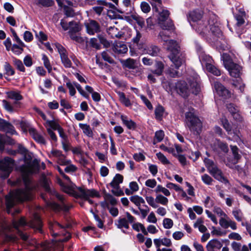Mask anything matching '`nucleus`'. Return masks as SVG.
<instances>
[{
	"mask_svg": "<svg viewBox=\"0 0 251 251\" xmlns=\"http://www.w3.org/2000/svg\"><path fill=\"white\" fill-rule=\"evenodd\" d=\"M10 155H15L18 152L24 157L25 164L21 167V176L13 182V185L20 188L10 192L5 196L6 211L12 213L11 209L18 202L30 200L31 198V156L28 151L21 145H18L17 150H7Z\"/></svg>",
	"mask_w": 251,
	"mask_h": 251,
	"instance_id": "obj_1",
	"label": "nucleus"
},
{
	"mask_svg": "<svg viewBox=\"0 0 251 251\" xmlns=\"http://www.w3.org/2000/svg\"><path fill=\"white\" fill-rule=\"evenodd\" d=\"M164 45L168 50L170 51L169 58L173 65L167 71V73L171 77H176L178 75L179 73L176 70L184 62V55L179 51V47L176 42L173 40H168L165 42Z\"/></svg>",
	"mask_w": 251,
	"mask_h": 251,
	"instance_id": "obj_2",
	"label": "nucleus"
},
{
	"mask_svg": "<svg viewBox=\"0 0 251 251\" xmlns=\"http://www.w3.org/2000/svg\"><path fill=\"white\" fill-rule=\"evenodd\" d=\"M40 182L41 185L44 188L46 191L48 192L52 196H55L56 198L60 201V204H58L55 202L49 201H46L47 205L55 212L63 211L68 212L72 207V205L67 203L65 198L59 194L54 188L50 187L49 181L45 174H42Z\"/></svg>",
	"mask_w": 251,
	"mask_h": 251,
	"instance_id": "obj_3",
	"label": "nucleus"
},
{
	"mask_svg": "<svg viewBox=\"0 0 251 251\" xmlns=\"http://www.w3.org/2000/svg\"><path fill=\"white\" fill-rule=\"evenodd\" d=\"M187 81L189 86L184 81H179L176 83V88L177 92L183 97H188L190 93L197 94L200 90L198 75H195L187 78Z\"/></svg>",
	"mask_w": 251,
	"mask_h": 251,
	"instance_id": "obj_4",
	"label": "nucleus"
},
{
	"mask_svg": "<svg viewBox=\"0 0 251 251\" xmlns=\"http://www.w3.org/2000/svg\"><path fill=\"white\" fill-rule=\"evenodd\" d=\"M60 185L65 193L72 195L75 198L87 201L90 204L93 202L90 199L91 198L100 197L99 192L94 189H88L83 187H78L76 190H74L72 186H66L61 182H60Z\"/></svg>",
	"mask_w": 251,
	"mask_h": 251,
	"instance_id": "obj_5",
	"label": "nucleus"
},
{
	"mask_svg": "<svg viewBox=\"0 0 251 251\" xmlns=\"http://www.w3.org/2000/svg\"><path fill=\"white\" fill-rule=\"evenodd\" d=\"M194 28L200 34L204 35L209 31V30L214 34L218 33L220 29L217 25H215L214 21H199L196 23L191 24Z\"/></svg>",
	"mask_w": 251,
	"mask_h": 251,
	"instance_id": "obj_6",
	"label": "nucleus"
},
{
	"mask_svg": "<svg viewBox=\"0 0 251 251\" xmlns=\"http://www.w3.org/2000/svg\"><path fill=\"white\" fill-rule=\"evenodd\" d=\"M185 118L186 125L189 129L195 134H199L201 130L202 124L196 116L194 109L186 113Z\"/></svg>",
	"mask_w": 251,
	"mask_h": 251,
	"instance_id": "obj_7",
	"label": "nucleus"
},
{
	"mask_svg": "<svg viewBox=\"0 0 251 251\" xmlns=\"http://www.w3.org/2000/svg\"><path fill=\"white\" fill-rule=\"evenodd\" d=\"M223 64L230 75L234 77H238L241 74L242 67L234 63L229 55L224 53L222 55Z\"/></svg>",
	"mask_w": 251,
	"mask_h": 251,
	"instance_id": "obj_8",
	"label": "nucleus"
},
{
	"mask_svg": "<svg viewBox=\"0 0 251 251\" xmlns=\"http://www.w3.org/2000/svg\"><path fill=\"white\" fill-rule=\"evenodd\" d=\"M52 46L57 49L63 66L67 68L72 67V63L68 57V53L65 48L58 43H55Z\"/></svg>",
	"mask_w": 251,
	"mask_h": 251,
	"instance_id": "obj_9",
	"label": "nucleus"
},
{
	"mask_svg": "<svg viewBox=\"0 0 251 251\" xmlns=\"http://www.w3.org/2000/svg\"><path fill=\"white\" fill-rule=\"evenodd\" d=\"M123 176L119 174H117L113 177L109 185L113 188L112 193L117 197L123 196L124 192L120 189V184L123 181Z\"/></svg>",
	"mask_w": 251,
	"mask_h": 251,
	"instance_id": "obj_10",
	"label": "nucleus"
},
{
	"mask_svg": "<svg viewBox=\"0 0 251 251\" xmlns=\"http://www.w3.org/2000/svg\"><path fill=\"white\" fill-rule=\"evenodd\" d=\"M12 226L16 230L19 236L24 241H26L28 236L26 233L22 231V229L27 226V223L24 217L16 221L14 220L12 222Z\"/></svg>",
	"mask_w": 251,
	"mask_h": 251,
	"instance_id": "obj_11",
	"label": "nucleus"
},
{
	"mask_svg": "<svg viewBox=\"0 0 251 251\" xmlns=\"http://www.w3.org/2000/svg\"><path fill=\"white\" fill-rule=\"evenodd\" d=\"M155 11L158 13L159 24L161 28L165 29L171 28L173 26L172 22L168 21L166 23V21L169 15V11L166 9H162V11H160L158 9V11Z\"/></svg>",
	"mask_w": 251,
	"mask_h": 251,
	"instance_id": "obj_12",
	"label": "nucleus"
},
{
	"mask_svg": "<svg viewBox=\"0 0 251 251\" xmlns=\"http://www.w3.org/2000/svg\"><path fill=\"white\" fill-rule=\"evenodd\" d=\"M14 164V160L9 157H5L3 160L0 159V170L4 172V178L9 176Z\"/></svg>",
	"mask_w": 251,
	"mask_h": 251,
	"instance_id": "obj_13",
	"label": "nucleus"
},
{
	"mask_svg": "<svg viewBox=\"0 0 251 251\" xmlns=\"http://www.w3.org/2000/svg\"><path fill=\"white\" fill-rule=\"evenodd\" d=\"M126 215L127 219L126 218H119L116 221L115 225L118 228H125L126 229H128L129 227V223H132L135 221V218L129 212H126Z\"/></svg>",
	"mask_w": 251,
	"mask_h": 251,
	"instance_id": "obj_14",
	"label": "nucleus"
},
{
	"mask_svg": "<svg viewBox=\"0 0 251 251\" xmlns=\"http://www.w3.org/2000/svg\"><path fill=\"white\" fill-rule=\"evenodd\" d=\"M84 25L87 33L90 35H94L100 31L99 23L94 20H88L85 22Z\"/></svg>",
	"mask_w": 251,
	"mask_h": 251,
	"instance_id": "obj_15",
	"label": "nucleus"
},
{
	"mask_svg": "<svg viewBox=\"0 0 251 251\" xmlns=\"http://www.w3.org/2000/svg\"><path fill=\"white\" fill-rule=\"evenodd\" d=\"M231 150L233 156V158H227L226 165L230 169H233L234 165L237 164L241 158V155L239 153V150L236 146H230Z\"/></svg>",
	"mask_w": 251,
	"mask_h": 251,
	"instance_id": "obj_16",
	"label": "nucleus"
},
{
	"mask_svg": "<svg viewBox=\"0 0 251 251\" xmlns=\"http://www.w3.org/2000/svg\"><path fill=\"white\" fill-rule=\"evenodd\" d=\"M43 224L40 215L35 213L32 215V229L35 233H42L43 232L42 229Z\"/></svg>",
	"mask_w": 251,
	"mask_h": 251,
	"instance_id": "obj_17",
	"label": "nucleus"
},
{
	"mask_svg": "<svg viewBox=\"0 0 251 251\" xmlns=\"http://www.w3.org/2000/svg\"><path fill=\"white\" fill-rule=\"evenodd\" d=\"M216 179L224 183L225 184H229L227 179L225 177L224 174L217 166L213 168L210 171L209 173Z\"/></svg>",
	"mask_w": 251,
	"mask_h": 251,
	"instance_id": "obj_18",
	"label": "nucleus"
},
{
	"mask_svg": "<svg viewBox=\"0 0 251 251\" xmlns=\"http://www.w3.org/2000/svg\"><path fill=\"white\" fill-rule=\"evenodd\" d=\"M220 225L224 228L230 227L232 230L237 229V224L235 222L231 220L226 215V217L221 218L219 220Z\"/></svg>",
	"mask_w": 251,
	"mask_h": 251,
	"instance_id": "obj_19",
	"label": "nucleus"
},
{
	"mask_svg": "<svg viewBox=\"0 0 251 251\" xmlns=\"http://www.w3.org/2000/svg\"><path fill=\"white\" fill-rule=\"evenodd\" d=\"M214 88L218 94L225 98L230 97L231 94L229 91L224 87L221 83L219 82L214 83Z\"/></svg>",
	"mask_w": 251,
	"mask_h": 251,
	"instance_id": "obj_20",
	"label": "nucleus"
},
{
	"mask_svg": "<svg viewBox=\"0 0 251 251\" xmlns=\"http://www.w3.org/2000/svg\"><path fill=\"white\" fill-rule=\"evenodd\" d=\"M14 145L15 141L6 134L0 135V153H1L4 150V145Z\"/></svg>",
	"mask_w": 251,
	"mask_h": 251,
	"instance_id": "obj_21",
	"label": "nucleus"
},
{
	"mask_svg": "<svg viewBox=\"0 0 251 251\" xmlns=\"http://www.w3.org/2000/svg\"><path fill=\"white\" fill-rule=\"evenodd\" d=\"M0 130L5 131L6 133H10L11 134L16 133L14 126L10 123L3 119L0 123Z\"/></svg>",
	"mask_w": 251,
	"mask_h": 251,
	"instance_id": "obj_22",
	"label": "nucleus"
},
{
	"mask_svg": "<svg viewBox=\"0 0 251 251\" xmlns=\"http://www.w3.org/2000/svg\"><path fill=\"white\" fill-rule=\"evenodd\" d=\"M143 51L144 53L155 57L159 55L160 50L157 46L151 45L145 48Z\"/></svg>",
	"mask_w": 251,
	"mask_h": 251,
	"instance_id": "obj_23",
	"label": "nucleus"
},
{
	"mask_svg": "<svg viewBox=\"0 0 251 251\" xmlns=\"http://www.w3.org/2000/svg\"><path fill=\"white\" fill-rule=\"evenodd\" d=\"M153 243L156 248H160L161 245L167 247H170L172 245L171 240L167 238L154 239Z\"/></svg>",
	"mask_w": 251,
	"mask_h": 251,
	"instance_id": "obj_24",
	"label": "nucleus"
},
{
	"mask_svg": "<svg viewBox=\"0 0 251 251\" xmlns=\"http://www.w3.org/2000/svg\"><path fill=\"white\" fill-rule=\"evenodd\" d=\"M222 247V243L217 239H213L209 241L206 245L207 251H215L219 250Z\"/></svg>",
	"mask_w": 251,
	"mask_h": 251,
	"instance_id": "obj_25",
	"label": "nucleus"
},
{
	"mask_svg": "<svg viewBox=\"0 0 251 251\" xmlns=\"http://www.w3.org/2000/svg\"><path fill=\"white\" fill-rule=\"evenodd\" d=\"M32 174L40 172L42 170H44L46 168L45 164L41 162L40 159H34L32 160Z\"/></svg>",
	"mask_w": 251,
	"mask_h": 251,
	"instance_id": "obj_26",
	"label": "nucleus"
},
{
	"mask_svg": "<svg viewBox=\"0 0 251 251\" xmlns=\"http://www.w3.org/2000/svg\"><path fill=\"white\" fill-rule=\"evenodd\" d=\"M8 97L9 99L15 100L13 103L15 106L17 105L18 107H20L21 103L19 101L22 99L23 97L19 93L15 91H11L8 93Z\"/></svg>",
	"mask_w": 251,
	"mask_h": 251,
	"instance_id": "obj_27",
	"label": "nucleus"
},
{
	"mask_svg": "<svg viewBox=\"0 0 251 251\" xmlns=\"http://www.w3.org/2000/svg\"><path fill=\"white\" fill-rule=\"evenodd\" d=\"M107 33L113 38H117L120 39L123 36V32L115 27H109L107 29Z\"/></svg>",
	"mask_w": 251,
	"mask_h": 251,
	"instance_id": "obj_28",
	"label": "nucleus"
},
{
	"mask_svg": "<svg viewBox=\"0 0 251 251\" xmlns=\"http://www.w3.org/2000/svg\"><path fill=\"white\" fill-rule=\"evenodd\" d=\"M121 119L123 124L129 129H134L136 126V125L132 120L129 119L127 116L122 115Z\"/></svg>",
	"mask_w": 251,
	"mask_h": 251,
	"instance_id": "obj_29",
	"label": "nucleus"
},
{
	"mask_svg": "<svg viewBox=\"0 0 251 251\" xmlns=\"http://www.w3.org/2000/svg\"><path fill=\"white\" fill-rule=\"evenodd\" d=\"M113 50L118 53H125L127 51L126 46L122 43H117L114 45Z\"/></svg>",
	"mask_w": 251,
	"mask_h": 251,
	"instance_id": "obj_30",
	"label": "nucleus"
},
{
	"mask_svg": "<svg viewBox=\"0 0 251 251\" xmlns=\"http://www.w3.org/2000/svg\"><path fill=\"white\" fill-rule=\"evenodd\" d=\"M64 227L60 225L58 222H54L53 223H50L49 225V228L51 231V233L53 236H57L59 233L56 231L60 228H63Z\"/></svg>",
	"mask_w": 251,
	"mask_h": 251,
	"instance_id": "obj_31",
	"label": "nucleus"
},
{
	"mask_svg": "<svg viewBox=\"0 0 251 251\" xmlns=\"http://www.w3.org/2000/svg\"><path fill=\"white\" fill-rule=\"evenodd\" d=\"M201 17L202 14L200 11H193L189 14V20L192 21L194 23L201 21Z\"/></svg>",
	"mask_w": 251,
	"mask_h": 251,
	"instance_id": "obj_32",
	"label": "nucleus"
},
{
	"mask_svg": "<svg viewBox=\"0 0 251 251\" xmlns=\"http://www.w3.org/2000/svg\"><path fill=\"white\" fill-rule=\"evenodd\" d=\"M130 200L135 204L138 208L141 207V204H145V201L143 198L137 195H134L130 198Z\"/></svg>",
	"mask_w": 251,
	"mask_h": 251,
	"instance_id": "obj_33",
	"label": "nucleus"
},
{
	"mask_svg": "<svg viewBox=\"0 0 251 251\" xmlns=\"http://www.w3.org/2000/svg\"><path fill=\"white\" fill-rule=\"evenodd\" d=\"M206 70L209 72L213 74L216 76H219L221 75L220 71L216 67L212 64V63H208L205 64Z\"/></svg>",
	"mask_w": 251,
	"mask_h": 251,
	"instance_id": "obj_34",
	"label": "nucleus"
},
{
	"mask_svg": "<svg viewBox=\"0 0 251 251\" xmlns=\"http://www.w3.org/2000/svg\"><path fill=\"white\" fill-rule=\"evenodd\" d=\"M117 94L118 95L120 101L126 106L128 107L131 105V102L128 98H126L125 94L122 92L118 91Z\"/></svg>",
	"mask_w": 251,
	"mask_h": 251,
	"instance_id": "obj_35",
	"label": "nucleus"
},
{
	"mask_svg": "<svg viewBox=\"0 0 251 251\" xmlns=\"http://www.w3.org/2000/svg\"><path fill=\"white\" fill-rule=\"evenodd\" d=\"M246 13L244 10H240L239 14L235 16L237 20V24L238 26H241L245 23V18H246Z\"/></svg>",
	"mask_w": 251,
	"mask_h": 251,
	"instance_id": "obj_36",
	"label": "nucleus"
},
{
	"mask_svg": "<svg viewBox=\"0 0 251 251\" xmlns=\"http://www.w3.org/2000/svg\"><path fill=\"white\" fill-rule=\"evenodd\" d=\"M155 118L159 121L162 120L165 112V109L163 106L158 105L155 109Z\"/></svg>",
	"mask_w": 251,
	"mask_h": 251,
	"instance_id": "obj_37",
	"label": "nucleus"
},
{
	"mask_svg": "<svg viewBox=\"0 0 251 251\" xmlns=\"http://www.w3.org/2000/svg\"><path fill=\"white\" fill-rule=\"evenodd\" d=\"M132 228L136 231H141L145 235H148V231H147L144 226L140 223H135L133 224L132 226Z\"/></svg>",
	"mask_w": 251,
	"mask_h": 251,
	"instance_id": "obj_38",
	"label": "nucleus"
},
{
	"mask_svg": "<svg viewBox=\"0 0 251 251\" xmlns=\"http://www.w3.org/2000/svg\"><path fill=\"white\" fill-rule=\"evenodd\" d=\"M45 126L47 128H50L52 130H57L61 126L54 120H47Z\"/></svg>",
	"mask_w": 251,
	"mask_h": 251,
	"instance_id": "obj_39",
	"label": "nucleus"
},
{
	"mask_svg": "<svg viewBox=\"0 0 251 251\" xmlns=\"http://www.w3.org/2000/svg\"><path fill=\"white\" fill-rule=\"evenodd\" d=\"M79 127L83 130V133L88 137H92L93 131L89 125L84 124H79Z\"/></svg>",
	"mask_w": 251,
	"mask_h": 251,
	"instance_id": "obj_40",
	"label": "nucleus"
},
{
	"mask_svg": "<svg viewBox=\"0 0 251 251\" xmlns=\"http://www.w3.org/2000/svg\"><path fill=\"white\" fill-rule=\"evenodd\" d=\"M32 138L38 143L45 145L46 143L45 139L40 134H38L35 130L32 128Z\"/></svg>",
	"mask_w": 251,
	"mask_h": 251,
	"instance_id": "obj_41",
	"label": "nucleus"
},
{
	"mask_svg": "<svg viewBox=\"0 0 251 251\" xmlns=\"http://www.w3.org/2000/svg\"><path fill=\"white\" fill-rule=\"evenodd\" d=\"M232 214L235 219L238 222H241L243 219V213L242 210L238 208H234L232 211Z\"/></svg>",
	"mask_w": 251,
	"mask_h": 251,
	"instance_id": "obj_42",
	"label": "nucleus"
},
{
	"mask_svg": "<svg viewBox=\"0 0 251 251\" xmlns=\"http://www.w3.org/2000/svg\"><path fill=\"white\" fill-rule=\"evenodd\" d=\"M42 59L43 61V64L45 67L47 69L48 73H50L52 71V66L49 58L46 55L43 54H42Z\"/></svg>",
	"mask_w": 251,
	"mask_h": 251,
	"instance_id": "obj_43",
	"label": "nucleus"
},
{
	"mask_svg": "<svg viewBox=\"0 0 251 251\" xmlns=\"http://www.w3.org/2000/svg\"><path fill=\"white\" fill-rule=\"evenodd\" d=\"M168 189L167 188L163 187L161 185H158L154 190V191L156 194L162 193L165 196L168 197L171 195V193Z\"/></svg>",
	"mask_w": 251,
	"mask_h": 251,
	"instance_id": "obj_44",
	"label": "nucleus"
},
{
	"mask_svg": "<svg viewBox=\"0 0 251 251\" xmlns=\"http://www.w3.org/2000/svg\"><path fill=\"white\" fill-rule=\"evenodd\" d=\"M137 65L136 61L131 58L127 59L124 62V65L129 69H135Z\"/></svg>",
	"mask_w": 251,
	"mask_h": 251,
	"instance_id": "obj_45",
	"label": "nucleus"
},
{
	"mask_svg": "<svg viewBox=\"0 0 251 251\" xmlns=\"http://www.w3.org/2000/svg\"><path fill=\"white\" fill-rule=\"evenodd\" d=\"M155 201L156 203H160L162 205H167L169 200L166 197L158 194L156 195Z\"/></svg>",
	"mask_w": 251,
	"mask_h": 251,
	"instance_id": "obj_46",
	"label": "nucleus"
},
{
	"mask_svg": "<svg viewBox=\"0 0 251 251\" xmlns=\"http://www.w3.org/2000/svg\"><path fill=\"white\" fill-rule=\"evenodd\" d=\"M2 102L5 109L10 112H13L16 110V108L19 107L17 105L15 106L14 103L12 104L10 102L6 100H3Z\"/></svg>",
	"mask_w": 251,
	"mask_h": 251,
	"instance_id": "obj_47",
	"label": "nucleus"
},
{
	"mask_svg": "<svg viewBox=\"0 0 251 251\" xmlns=\"http://www.w3.org/2000/svg\"><path fill=\"white\" fill-rule=\"evenodd\" d=\"M156 69L152 71L153 73L159 76L160 75L164 69V65L162 62L158 61L155 64Z\"/></svg>",
	"mask_w": 251,
	"mask_h": 251,
	"instance_id": "obj_48",
	"label": "nucleus"
},
{
	"mask_svg": "<svg viewBox=\"0 0 251 251\" xmlns=\"http://www.w3.org/2000/svg\"><path fill=\"white\" fill-rule=\"evenodd\" d=\"M48 155L50 158H56L58 159L63 154L61 151L56 149H52L50 151L47 152Z\"/></svg>",
	"mask_w": 251,
	"mask_h": 251,
	"instance_id": "obj_49",
	"label": "nucleus"
},
{
	"mask_svg": "<svg viewBox=\"0 0 251 251\" xmlns=\"http://www.w3.org/2000/svg\"><path fill=\"white\" fill-rule=\"evenodd\" d=\"M199 57L202 65L205 66V64L208 63H212L213 61L212 59L209 55L204 53H201V55H200Z\"/></svg>",
	"mask_w": 251,
	"mask_h": 251,
	"instance_id": "obj_50",
	"label": "nucleus"
},
{
	"mask_svg": "<svg viewBox=\"0 0 251 251\" xmlns=\"http://www.w3.org/2000/svg\"><path fill=\"white\" fill-rule=\"evenodd\" d=\"M170 28L165 29H163V30L160 32L159 34V37L164 42L167 41L169 40V38L170 34V32L169 30Z\"/></svg>",
	"mask_w": 251,
	"mask_h": 251,
	"instance_id": "obj_51",
	"label": "nucleus"
},
{
	"mask_svg": "<svg viewBox=\"0 0 251 251\" xmlns=\"http://www.w3.org/2000/svg\"><path fill=\"white\" fill-rule=\"evenodd\" d=\"M75 83V81L71 82L69 80L66 82V86L68 88L70 95L71 96H74L76 93L75 85H74Z\"/></svg>",
	"mask_w": 251,
	"mask_h": 251,
	"instance_id": "obj_52",
	"label": "nucleus"
},
{
	"mask_svg": "<svg viewBox=\"0 0 251 251\" xmlns=\"http://www.w3.org/2000/svg\"><path fill=\"white\" fill-rule=\"evenodd\" d=\"M25 46H22L20 45L13 44L11 48L12 51L16 55H19L22 53L24 50L23 48Z\"/></svg>",
	"mask_w": 251,
	"mask_h": 251,
	"instance_id": "obj_53",
	"label": "nucleus"
},
{
	"mask_svg": "<svg viewBox=\"0 0 251 251\" xmlns=\"http://www.w3.org/2000/svg\"><path fill=\"white\" fill-rule=\"evenodd\" d=\"M69 25L70 34L72 33H74L78 32L80 30V28L79 27V25L76 22H69Z\"/></svg>",
	"mask_w": 251,
	"mask_h": 251,
	"instance_id": "obj_54",
	"label": "nucleus"
},
{
	"mask_svg": "<svg viewBox=\"0 0 251 251\" xmlns=\"http://www.w3.org/2000/svg\"><path fill=\"white\" fill-rule=\"evenodd\" d=\"M221 122L223 127L225 129L227 133L228 134H231L232 127L228 120L226 119H222Z\"/></svg>",
	"mask_w": 251,
	"mask_h": 251,
	"instance_id": "obj_55",
	"label": "nucleus"
},
{
	"mask_svg": "<svg viewBox=\"0 0 251 251\" xmlns=\"http://www.w3.org/2000/svg\"><path fill=\"white\" fill-rule=\"evenodd\" d=\"M131 17L133 20H134L137 23V24L141 27L142 28L144 27L145 25V22L144 20V19L142 17H140L137 14H132L131 15Z\"/></svg>",
	"mask_w": 251,
	"mask_h": 251,
	"instance_id": "obj_56",
	"label": "nucleus"
},
{
	"mask_svg": "<svg viewBox=\"0 0 251 251\" xmlns=\"http://www.w3.org/2000/svg\"><path fill=\"white\" fill-rule=\"evenodd\" d=\"M158 160L164 165L170 164L171 163L166 157L161 152H158L156 154Z\"/></svg>",
	"mask_w": 251,
	"mask_h": 251,
	"instance_id": "obj_57",
	"label": "nucleus"
},
{
	"mask_svg": "<svg viewBox=\"0 0 251 251\" xmlns=\"http://www.w3.org/2000/svg\"><path fill=\"white\" fill-rule=\"evenodd\" d=\"M57 162L60 165H67L71 163V161L70 160L67 159L66 156L62 154L61 156H60L57 159Z\"/></svg>",
	"mask_w": 251,
	"mask_h": 251,
	"instance_id": "obj_58",
	"label": "nucleus"
},
{
	"mask_svg": "<svg viewBox=\"0 0 251 251\" xmlns=\"http://www.w3.org/2000/svg\"><path fill=\"white\" fill-rule=\"evenodd\" d=\"M204 162L205 164V165L206 167L207 168L209 173H210V171L213 168H215L217 166L215 164L214 162L208 159V158H205L204 160Z\"/></svg>",
	"mask_w": 251,
	"mask_h": 251,
	"instance_id": "obj_59",
	"label": "nucleus"
},
{
	"mask_svg": "<svg viewBox=\"0 0 251 251\" xmlns=\"http://www.w3.org/2000/svg\"><path fill=\"white\" fill-rule=\"evenodd\" d=\"M201 177L203 182L208 185H211L214 181L213 178L207 174L203 175Z\"/></svg>",
	"mask_w": 251,
	"mask_h": 251,
	"instance_id": "obj_60",
	"label": "nucleus"
},
{
	"mask_svg": "<svg viewBox=\"0 0 251 251\" xmlns=\"http://www.w3.org/2000/svg\"><path fill=\"white\" fill-rule=\"evenodd\" d=\"M163 225L165 228L170 229L173 227L174 222L171 219L166 218L163 220Z\"/></svg>",
	"mask_w": 251,
	"mask_h": 251,
	"instance_id": "obj_61",
	"label": "nucleus"
},
{
	"mask_svg": "<svg viewBox=\"0 0 251 251\" xmlns=\"http://www.w3.org/2000/svg\"><path fill=\"white\" fill-rule=\"evenodd\" d=\"M13 62L15 66H16L17 69H18L21 72H24L25 71V69L24 66V65L20 60L14 58Z\"/></svg>",
	"mask_w": 251,
	"mask_h": 251,
	"instance_id": "obj_62",
	"label": "nucleus"
},
{
	"mask_svg": "<svg viewBox=\"0 0 251 251\" xmlns=\"http://www.w3.org/2000/svg\"><path fill=\"white\" fill-rule=\"evenodd\" d=\"M104 199L105 201L109 202L111 205H116L117 204V200L111 195L106 194L104 195Z\"/></svg>",
	"mask_w": 251,
	"mask_h": 251,
	"instance_id": "obj_63",
	"label": "nucleus"
},
{
	"mask_svg": "<svg viewBox=\"0 0 251 251\" xmlns=\"http://www.w3.org/2000/svg\"><path fill=\"white\" fill-rule=\"evenodd\" d=\"M217 147L223 152L226 153L228 151L227 145L220 141H217L216 143Z\"/></svg>",
	"mask_w": 251,
	"mask_h": 251,
	"instance_id": "obj_64",
	"label": "nucleus"
}]
</instances>
